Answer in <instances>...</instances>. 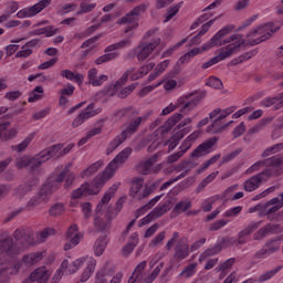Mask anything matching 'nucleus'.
Listing matches in <instances>:
<instances>
[{"mask_svg": "<svg viewBox=\"0 0 283 283\" xmlns=\"http://www.w3.org/2000/svg\"><path fill=\"white\" fill-rule=\"evenodd\" d=\"M59 33V28H55L54 25H48L41 29H35L33 31L30 32L31 36H41L43 34H45V36L50 38V36H54V34Z\"/></svg>", "mask_w": 283, "mask_h": 283, "instance_id": "2f4dec72", "label": "nucleus"}, {"mask_svg": "<svg viewBox=\"0 0 283 283\" xmlns=\"http://www.w3.org/2000/svg\"><path fill=\"white\" fill-rule=\"evenodd\" d=\"M220 174V171H213L210 175H208L197 187V193H200V191H202V189H205L207 187V185H210V182H213V180H216V178H218V175Z\"/></svg>", "mask_w": 283, "mask_h": 283, "instance_id": "a18cd8bd", "label": "nucleus"}, {"mask_svg": "<svg viewBox=\"0 0 283 283\" xmlns=\"http://www.w3.org/2000/svg\"><path fill=\"white\" fill-rule=\"evenodd\" d=\"M56 230L53 228H44L41 232L36 233L34 238V231L30 228H18L13 231V239L8 232L0 234V256H4L3 262L8 260H14L17 255H21L25 249L34 247V244L45 242L50 235H54ZM15 240V242H14Z\"/></svg>", "mask_w": 283, "mask_h": 283, "instance_id": "f257e3e1", "label": "nucleus"}, {"mask_svg": "<svg viewBox=\"0 0 283 283\" xmlns=\"http://www.w3.org/2000/svg\"><path fill=\"white\" fill-rule=\"evenodd\" d=\"M43 98V86H36L32 93L29 95V103H36V101H41Z\"/></svg>", "mask_w": 283, "mask_h": 283, "instance_id": "09e8293b", "label": "nucleus"}, {"mask_svg": "<svg viewBox=\"0 0 283 283\" xmlns=\"http://www.w3.org/2000/svg\"><path fill=\"white\" fill-rule=\"evenodd\" d=\"M72 165H67L63 170H61V167H57L55 171L50 176V178L46 180V182L42 186L40 189V192L38 196L31 198L25 209L28 211H31L32 208L39 207L41 202H48L50 200V196H52L53 191H56L59 187L63 184L67 175L70 174V168Z\"/></svg>", "mask_w": 283, "mask_h": 283, "instance_id": "39448f33", "label": "nucleus"}, {"mask_svg": "<svg viewBox=\"0 0 283 283\" xmlns=\"http://www.w3.org/2000/svg\"><path fill=\"white\" fill-rule=\"evenodd\" d=\"M161 43L160 38H155L149 43H142L136 48V54L138 61H145V59H149V54L154 52V50Z\"/></svg>", "mask_w": 283, "mask_h": 283, "instance_id": "a211bd4d", "label": "nucleus"}, {"mask_svg": "<svg viewBox=\"0 0 283 283\" xmlns=\"http://www.w3.org/2000/svg\"><path fill=\"white\" fill-rule=\"evenodd\" d=\"M165 151H158V154H155L154 156L149 157L146 161L142 163L139 166V171L143 174V176H148V174H151V168L154 167V164L157 163L158 157L163 156Z\"/></svg>", "mask_w": 283, "mask_h": 283, "instance_id": "c756f323", "label": "nucleus"}, {"mask_svg": "<svg viewBox=\"0 0 283 283\" xmlns=\"http://www.w3.org/2000/svg\"><path fill=\"white\" fill-rule=\"evenodd\" d=\"M96 106L94 104H90L84 111H82L73 120L72 127H81L85 120L93 118L96 116Z\"/></svg>", "mask_w": 283, "mask_h": 283, "instance_id": "4be33fe9", "label": "nucleus"}, {"mask_svg": "<svg viewBox=\"0 0 283 283\" xmlns=\"http://www.w3.org/2000/svg\"><path fill=\"white\" fill-rule=\"evenodd\" d=\"M8 127H10V122H6L3 118H0V139L10 140L17 136L18 130L14 128L8 130Z\"/></svg>", "mask_w": 283, "mask_h": 283, "instance_id": "c85d7f7f", "label": "nucleus"}, {"mask_svg": "<svg viewBox=\"0 0 283 283\" xmlns=\"http://www.w3.org/2000/svg\"><path fill=\"white\" fill-rule=\"evenodd\" d=\"M191 207H192L191 200H189V199L180 200L174 207L172 213L180 216V213H185L186 211H189V209H191Z\"/></svg>", "mask_w": 283, "mask_h": 283, "instance_id": "4c0bfd02", "label": "nucleus"}, {"mask_svg": "<svg viewBox=\"0 0 283 283\" xmlns=\"http://www.w3.org/2000/svg\"><path fill=\"white\" fill-rule=\"evenodd\" d=\"M211 25H213V20H210L209 22L202 24L201 31L191 39L192 45H198V43H200V39H202V36H205L207 32H209Z\"/></svg>", "mask_w": 283, "mask_h": 283, "instance_id": "58836bf2", "label": "nucleus"}, {"mask_svg": "<svg viewBox=\"0 0 283 283\" xmlns=\"http://www.w3.org/2000/svg\"><path fill=\"white\" fill-rule=\"evenodd\" d=\"M132 241L123 248V255H129L138 245V233L132 234Z\"/></svg>", "mask_w": 283, "mask_h": 283, "instance_id": "79ce46f5", "label": "nucleus"}, {"mask_svg": "<svg viewBox=\"0 0 283 283\" xmlns=\"http://www.w3.org/2000/svg\"><path fill=\"white\" fill-rule=\"evenodd\" d=\"M266 167L265 169H270L272 171L271 177L273 176H280L283 171V156L282 155H276L272 156L270 158L265 159Z\"/></svg>", "mask_w": 283, "mask_h": 283, "instance_id": "b1692460", "label": "nucleus"}, {"mask_svg": "<svg viewBox=\"0 0 283 283\" xmlns=\"http://www.w3.org/2000/svg\"><path fill=\"white\" fill-rule=\"evenodd\" d=\"M147 261H142L134 270L132 276L128 279V283H153L160 271H163L164 263H159L151 273L145 272Z\"/></svg>", "mask_w": 283, "mask_h": 283, "instance_id": "1a4fd4ad", "label": "nucleus"}, {"mask_svg": "<svg viewBox=\"0 0 283 283\" xmlns=\"http://www.w3.org/2000/svg\"><path fill=\"white\" fill-rule=\"evenodd\" d=\"M262 167H266V159L254 163L251 167L247 169L245 174H254V171H260Z\"/></svg>", "mask_w": 283, "mask_h": 283, "instance_id": "bf43d9fd", "label": "nucleus"}, {"mask_svg": "<svg viewBox=\"0 0 283 283\" xmlns=\"http://www.w3.org/2000/svg\"><path fill=\"white\" fill-rule=\"evenodd\" d=\"M167 237L166 231H161L159 234H157L149 243V247L154 249L155 247H158V244H161V242L165 240Z\"/></svg>", "mask_w": 283, "mask_h": 283, "instance_id": "e2e57ef3", "label": "nucleus"}, {"mask_svg": "<svg viewBox=\"0 0 283 283\" xmlns=\"http://www.w3.org/2000/svg\"><path fill=\"white\" fill-rule=\"evenodd\" d=\"M191 169H193V163H191V160L181 161L176 166V171L182 172L178 175L175 180H182V178H185L189 174V171H191Z\"/></svg>", "mask_w": 283, "mask_h": 283, "instance_id": "473e14b6", "label": "nucleus"}, {"mask_svg": "<svg viewBox=\"0 0 283 283\" xmlns=\"http://www.w3.org/2000/svg\"><path fill=\"white\" fill-rule=\"evenodd\" d=\"M167 211H169V203L165 202V203H159L156 208H154L153 211H150V213H153L156 220V218H161V216H165Z\"/></svg>", "mask_w": 283, "mask_h": 283, "instance_id": "de8ad7c7", "label": "nucleus"}, {"mask_svg": "<svg viewBox=\"0 0 283 283\" xmlns=\"http://www.w3.org/2000/svg\"><path fill=\"white\" fill-rule=\"evenodd\" d=\"M41 165L39 154L33 157L24 155L22 157H18L15 160V167L18 169H25V167H30L31 174H41Z\"/></svg>", "mask_w": 283, "mask_h": 283, "instance_id": "dca6fc26", "label": "nucleus"}, {"mask_svg": "<svg viewBox=\"0 0 283 283\" xmlns=\"http://www.w3.org/2000/svg\"><path fill=\"white\" fill-rule=\"evenodd\" d=\"M234 30L235 25L233 24H228L223 27L211 38L210 42L202 46V50L206 51L211 50V48H216L218 45H227V43H230L226 48L221 49L220 53L217 56L210 59L208 62H205L201 66L202 70H209V67H213V65H217V63H220V61L229 59V56H231V54H233L235 50L244 45L245 42L240 34H232L228 39L222 40L224 39V36H227V34H231V32H233Z\"/></svg>", "mask_w": 283, "mask_h": 283, "instance_id": "7ed1b4c3", "label": "nucleus"}, {"mask_svg": "<svg viewBox=\"0 0 283 283\" xmlns=\"http://www.w3.org/2000/svg\"><path fill=\"white\" fill-rule=\"evenodd\" d=\"M87 78H88V83L93 85V87H101V85L107 82L109 77L105 74H102L98 76V70L91 69L87 72Z\"/></svg>", "mask_w": 283, "mask_h": 283, "instance_id": "cd10ccee", "label": "nucleus"}, {"mask_svg": "<svg viewBox=\"0 0 283 283\" xmlns=\"http://www.w3.org/2000/svg\"><path fill=\"white\" fill-rule=\"evenodd\" d=\"M206 85H208V87H212L213 90H220L222 87V81L216 76H211L206 82Z\"/></svg>", "mask_w": 283, "mask_h": 283, "instance_id": "052dcab7", "label": "nucleus"}, {"mask_svg": "<svg viewBox=\"0 0 283 283\" xmlns=\"http://www.w3.org/2000/svg\"><path fill=\"white\" fill-rule=\"evenodd\" d=\"M39 184V178H33L29 184L25 186H19L17 193L20 196H23V193H28V191H32V187L36 186Z\"/></svg>", "mask_w": 283, "mask_h": 283, "instance_id": "8fccbe9b", "label": "nucleus"}, {"mask_svg": "<svg viewBox=\"0 0 283 283\" xmlns=\"http://www.w3.org/2000/svg\"><path fill=\"white\" fill-rule=\"evenodd\" d=\"M60 76L62 78H66V81H71L72 83H76L81 87L83 85V82L85 81V75L78 72H73L71 70H62L60 72Z\"/></svg>", "mask_w": 283, "mask_h": 283, "instance_id": "bb28decb", "label": "nucleus"}, {"mask_svg": "<svg viewBox=\"0 0 283 283\" xmlns=\"http://www.w3.org/2000/svg\"><path fill=\"white\" fill-rule=\"evenodd\" d=\"M74 90H76L74 85L67 83L66 86L60 91V94L61 96H72L74 94Z\"/></svg>", "mask_w": 283, "mask_h": 283, "instance_id": "774afa93", "label": "nucleus"}, {"mask_svg": "<svg viewBox=\"0 0 283 283\" xmlns=\"http://www.w3.org/2000/svg\"><path fill=\"white\" fill-rule=\"evenodd\" d=\"M281 269H282V265H279L273 270L262 273L259 277H256V282L258 283L269 282V280H272L273 277H275V275H277V273H280Z\"/></svg>", "mask_w": 283, "mask_h": 283, "instance_id": "ea45409f", "label": "nucleus"}, {"mask_svg": "<svg viewBox=\"0 0 283 283\" xmlns=\"http://www.w3.org/2000/svg\"><path fill=\"white\" fill-rule=\"evenodd\" d=\"M81 238H83V234L78 232V226L72 224L66 231L67 242L64 244V251L74 249L81 242Z\"/></svg>", "mask_w": 283, "mask_h": 283, "instance_id": "aec40b11", "label": "nucleus"}, {"mask_svg": "<svg viewBox=\"0 0 283 283\" xmlns=\"http://www.w3.org/2000/svg\"><path fill=\"white\" fill-rule=\"evenodd\" d=\"M182 1L170 7L167 12H166V15H165V20H164V23H168V21H171L174 17H176V13L177 12H180V8H182Z\"/></svg>", "mask_w": 283, "mask_h": 283, "instance_id": "49530a36", "label": "nucleus"}, {"mask_svg": "<svg viewBox=\"0 0 283 283\" xmlns=\"http://www.w3.org/2000/svg\"><path fill=\"white\" fill-rule=\"evenodd\" d=\"M156 67V63L148 62L144 66H142L138 71H135L134 67L128 69L120 78H118L114 84H111L107 88V94L109 96H114L118 90L122 88L125 83H127L129 76L132 81H138V78H143L146 74H149Z\"/></svg>", "mask_w": 283, "mask_h": 283, "instance_id": "0eeeda50", "label": "nucleus"}, {"mask_svg": "<svg viewBox=\"0 0 283 283\" xmlns=\"http://www.w3.org/2000/svg\"><path fill=\"white\" fill-rule=\"evenodd\" d=\"M145 180L143 178H135L133 180V185L129 192L132 198H135L136 200H143L145 198H148V196H151V193L154 192V187L156 186L153 185V187L143 188Z\"/></svg>", "mask_w": 283, "mask_h": 283, "instance_id": "f3484780", "label": "nucleus"}, {"mask_svg": "<svg viewBox=\"0 0 283 283\" xmlns=\"http://www.w3.org/2000/svg\"><path fill=\"white\" fill-rule=\"evenodd\" d=\"M216 145H218V137H211L197 146L190 156L191 158H202V156L211 154V149H213Z\"/></svg>", "mask_w": 283, "mask_h": 283, "instance_id": "6ab92c4d", "label": "nucleus"}, {"mask_svg": "<svg viewBox=\"0 0 283 283\" xmlns=\"http://www.w3.org/2000/svg\"><path fill=\"white\" fill-rule=\"evenodd\" d=\"M273 175V170L271 169H264L263 171L252 176L251 178L247 179L243 184L244 191H248L251 193L252 191H255L260 189V185L262 182H266L269 178Z\"/></svg>", "mask_w": 283, "mask_h": 283, "instance_id": "2eb2a0df", "label": "nucleus"}, {"mask_svg": "<svg viewBox=\"0 0 283 283\" xmlns=\"http://www.w3.org/2000/svg\"><path fill=\"white\" fill-rule=\"evenodd\" d=\"M147 10V4H139L135 7L129 13L118 20L119 25H126L125 33L129 34L133 30L138 28V17Z\"/></svg>", "mask_w": 283, "mask_h": 283, "instance_id": "4468645a", "label": "nucleus"}, {"mask_svg": "<svg viewBox=\"0 0 283 283\" xmlns=\"http://www.w3.org/2000/svg\"><path fill=\"white\" fill-rule=\"evenodd\" d=\"M85 262L86 269L83 271L80 282L77 283L87 282V280H90L94 274V271H96V259L92 256H82L72 263H70L67 259H64L60 268L56 270L51 283H60L63 275H73V273H76Z\"/></svg>", "mask_w": 283, "mask_h": 283, "instance_id": "20e7f679", "label": "nucleus"}, {"mask_svg": "<svg viewBox=\"0 0 283 283\" xmlns=\"http://www.w3.org/2000/svg\"><path fill=\"white\" fill-rule=\"evenodd\" d=\"M237 107L235 106H230L226 109H220V108H216L214 111H212L209 116L211 119L214 118V120L212 122L211 126H209L207 128V133L208 134H222V130L224 129V124L222 123V120H224V118H227V116H231V114H233V112H235Z\"/></svg>", "mask_w": 283, "mask_h": 283, "instance_id": "f8f14e48", "label": "nucleus"}, {"mask_svg": "<svg viewBox=\"0 0 283 283\" xmlns=\"http://www.w3.org/2000/svg\"><path fill=\"white\" fill-rule=\"evenodd\" d=\"M280 27L274 23L268 22L251 30L247 35V45H260L263 41H269L274 32H277Z\"/></svg>", "mask_w": 283, "mask_h": 283, "instance_id": "6e6552de", "label": "nucleus"}, {"mask_svg": "<svg viewBox=\"0 0 283 283\" xmlns=\"http://www.w3.org/2000/svg\"><path fill=\"white\" fill-rule=\"evenodd\" d=\"M136 87H138V83H133L122 88L120 92L118 93V98H127V96H129V94H132V92H134Z\"/></svg>", "mask_w": 283, "mask_h": 283, "instance_id": "13d9d810", "label": "nucleus"}, {"mask_svg": "<svg viewBox=\"0 0 283 283\" xmlns=\"http://www.w3.org/2000/svg\"><path fill=\"white\" fill-rule=\"evenodd\" d=\"M202 101V96L199 94H189L184 95L177 99V104H170L166 108L163 109L161 116H167L171 112H174L177 107H181L180 112L186 114L187 112H191V109H195L198 103Z\"/></svg>", "mask_w": 283, "mask_h": 283, "instance_id": "9d476101", "label": "nucleus"}, {"mask_svg": "<svg viewBox=\"0 0 283 283\" xmlns=\"http://www.w3.org/2000/svg\"><path fill=\"white\" fill-rule=\"evenodd\" d=\"M120 184H114L103 196L102 200L98 202L97 207H96V214L98 216V213H101L103 211V209H105V206L107 205V202H109V200H112V198H114L116 191H118V187Z\"/></svg>", "mask_w": 283, "mask_h": 283, "instance_id": "a878e982", "label": "nucleus"}, {"mask_svg": "<svg viewBox=\"0 0 283 283\" xmlns=\"http://www.w3.org/2000/svg\"><path fill=\"white\" fill-rule=\"evenodd\" d=\"M34 136H36V133H31L25 137L23 142L18 145L11 146L12 151H18V154H21V151H25V149L30 147L32 140H34Z\"/></svg>", "mask_w": 283, "mask_h": 283, "instance_id": "f704fd0d", "label": "nucleus"}, {"mask_svg": "<svg viewBox=\"0 0 283 283\" xmlns=\"http://www.w3.org/2000/svg\"><path fill=\"white\" fill-rule=\"evenodd\" d=\"M64 211H65V205L55 203L50 208L49 213L50 216H61V213H63Z\"/></svg>", "mask_w": 283, "mask_h": 283, "instance_id": "680f3d73", "label": "nucleus"}, {"mask_svg": "<svg viewBox=\"0 0 283 283\" xmlns=\"http://www.w3.org/2000/svg\"><path fill=\"white\" fill-rule=\"evenodd\" d=\"M132 36H134V33L129 34V38H126L117 43L111 44L105 49L104 55L99 56L95 63L96 65H103V63H108V61H114V59H117L118 53L117 50H123V48H127V45L132 44Z\"/></svg>", "mask_w": 283, "mask_h": 283, "instance_id": "ddd939ff", "label": "nucleus"}, {"mask_svg": "<svg viewBox=\"0 0 283 283\" xmlns=\"http://www.w3.org/2000/svg\"><path fill=\"white\" fill-rule=\"evenodd\" d=\"M197 271H198V263H190L182 270V272L179 274V277H186V279L193 277Z\"/></svg>", "mask_w": 283, "mask_h": 283, "instance_id": "37998d69", "label": "nucleus"}, {"mask_svg": "<svg viewBox=\"0 0 283 283\" xmlns=\"http://www.w3.org/2000/svg\"><path fill=\"white\" fill-rule=\"evenodd\" d=\"M105 249H107V235L103 234L95 241V245H94L95 255L99 258V255L105 253Z\"/></svg>", "mask_w": 283, "mask_h": 283, "instance_id": "e433bc0d", "label": "nucleus"}, {"mask_svg": "<svg viewBox=\"0 0 283 283\" xmlns=\"http://www.w3.org/2000/svg\"><path fill=\"white\" fill-rule=\"evenodd\" d=\"M277 231V226L273 223H268L265 227L258 230V232L254 233L253 238L254 240H262L263 238H266L269 233H275Z\"/></svg>", "mask_w": 283, "mask_h": 283, "instance_id": "72a5a7b5", "label": "nucleus"}, {"mask_svg": "<svg viewBox=\"0 0 283 283\" xmlns=\"http://www.w3.org/2000/svg\"><path fill=\"white\" fill-rule=\"evenodd\" d=\"M17 17L18 19H32V17H36V13L32 7H28L18 11Z\"/></svg>", "mask_w": 283, "mask_h": 283, "instance_id": "864d4df0", "label": "nucleus"}, {"mask_svg": "<svg viewBox=\"0 0 283 283\" xmlns=\"http://www.w3.org/2000/svg\"><path fill=\"white\" fill-rule=\"evenodd\" d=\"M134 149L126 147L124 148L105 168V170L97 177L94 178L92 184H84L78 189L72 192L71 205L75 207L74 201L78 198H85L87 196H96L105 186L107 180L112 179L114 174L118 171L120 165H123L130 156Z\"/></svg>", "mask_w": 283, "mask_h": 283, "instance_id": "f03ea898", "label": "nucleus"}, {"mask_svg": "<svg viewBox=\"0 0 283 283\" xmlns=\"http://www.w3.org/2000/svg\"><path fill=\"white\" fill-rule=\"evenodd\" d=\"M200 54V49L196 48L184 54L179 60H178V65H185V63H189L191 59L195 56H198Z\"/></svg>", "mask_w": 283, "mask_h": 283, "instance_id": "c03bdc74", "label": "nucleus"}, {"mask_svg": "<svg viewBox=\"0 0 283 283\" xmlns=\"http://www.w3.org/2000/svg\"><path fill=\"white\" fill-rule=\"evenodd\" d=\"M103 167V160H97L93 165H91L88 168H86L82 174V178H88V176H94L98 169Z\"/></svg>", "mask_w": 283, "mask_h": 283, "instance_id": "a19ab883", "label": "nucleus"}, {"mask_svg": "<svg viewBox=\"0 0 283 283\" xmlns=\"http://www.w3.org/2000/svg\"><path fill=\"white\" fill-rule=\"evenodd\" d=\"M107 270L102 269L96 273L95 283H107Z\"/></svg>", "mask_w": 283, "mask_h": 283, "instance_id": "338daca9", "label": "nucleus"}, {"mask_svg": "<svg viewBox=\"0 0 283 283\" xmlns=\"http://www.w3.org/2000/svg\"><path fill=\"white\" fill-rule=\"evenodd\" d=\"M272 120H273V118H271V117L261 119V123H259L250 128V134H258V132H260V129H262V127H266V125H269Z\"/></svg>", "mask_w": 283, "mask_h": 283, "instance_id": "4d7b16f0", "label": "nucleus"}, {"mask_svg": "<svg viewBox=\"0 0 283 283\" xmlns=\"http://www.w3.org/2000/svg\"><path fill=\"white\" fill-rule=\"evenodd\" d=\"M50 3H52V0H39V2L33 4L31 8L35 14H39L40 12H43V10H45Z\"/></svg>", "mask_w": 283, "mask_h": 283, "instance_id": "5fc2aeb1", "label": "nucleus"}, {"mask_svg": "<svg viewBox=\"0 0 283 283\" xmlns=\"http://www.w3.org/2000/svg\"><path fill=\"white\" fill-rule=\"evenodd\" d=\"M163 83H165V81H160L157 84H151V85H148V86L142 88L138 93V96H140V98H145V96H147L148 94H151V92H154V90H156L157 87H160V85H163Z\"/></svg>", "mask_w": 283, "mask_h": 283, "instance_id": "603ef678", "label": "nucleus"}, {"mask_svg": "<svg viewBox=\"0 0 283 283\" xmlns=\"http://www.w3.org/2000/svg\"><path fill=\"white\" fill-rule=\"evenodd\" d=\"M147 117H137L135 119H132L128 125L126 126V128L122 132L120 135H117L108 145L106 151L107 154H112V151H114V149H117V147H120V145H123L124 142L127 140V138H129V136H133V134H136V132H138V128L140 127L143 120H146Z\"/></svg>", "mask_w": 283, "mask_h": 283, "instance_id": "9b49d317", "label": "nucleus"}, {"mask_svg": "<svg viewBox=\"0 0 283 283\" xmlns=\"http://www.w3.org/2000/svg\"><path fill=\"white\" fill-rule=\"evenodd\" d=\"M175 260H187L189 258V244L182 243V241H179L175 247Z\"/></svg>", "mask_w": 283, "mask_h": 283, "instance_id": "7c9ffc66", "label": "nucleus"}, {"mask_svg": "<svg viewBox=\"0 0 283 283\" xmlns=\"http://www.w3.org/2000/svg\"><path fill=\"white\" fill-rule=\"evenodd\" d=\"M96 9V3H87L84 1H82L80 3V11L77 12V14H87L88 12H92V10Z\"/></svg>", "mask_w": 283, "mask_h": 283, "instance_id": "6e6d98bb", "label": "nucleus"}, {"mask_svg": "<svg viewBox=\"0 0 283 283\" xmlns=\"http://www.w3.org/2000/svg\"><path fill=\"white\" fill-rule=\"evenodd\" d=\"M240 213H242V207L241 206H237V207L228 209L223 213V216H224V218H235V216H240Z\"/></svg>", "mask_w": 283, "mask_h": 283, "instance_id": "0e129e2a", "label": "nucleus"}, {"mask_svg": "<svg viewBox=\"0 0 283 283\" xmlns=\"http://www.w3.org/2000/svg\"><path fill=\"white\" fill-rule=\"evenodd\" d=\"M275 103H282L283 105V93L279 94V96L266 97L262 101L263 107H271L272 105H275Z\"/></svg>", "mask_w": 283, "mask_h": 283, "instance_id": "3c124183", "label": "nucleus"}, {"mask_svg": "<svg viewBox=\"0 0 283 283\" xmlns=\"http://www.w3.org/2000/svg\"><path fill=\"white\" fill-rule=\"evenodd\" d=\"M282 208H283V192L279 193L277 197H274L269 201H266L265 209L268 210L265 212V216L268 220H271V216H273V213H277V211H280V209Z\"/></svg>", "mask_w": 283, "mask_h": 283, "instance_id": "5701e85b", "label": "nucleus"}, {"mask_svg": "<svg viewBox=\"0 0 283 283\" xmlns=\"http://www.w3.org/2000/svg\"><path fill=\"white\" fill-rule=\"evenodd\" d=\"M62 149L63 145L56 144L49 147L46 150L39 153L38 156L40 158L41 165H43V163H48V160L51 158H59L60 156H63Z\"/></svg>", "mask_w": 283, "mask_h": 283, "instance_id": "412c9836", "label": "nucleus"}, {"mask_svg": "<svg viewBox=\"0 0 283 283\" xmlns=\"http://www.w3.org/2000/svg\"><path fill=\"white\" fill-rule=\"evenodd\" d=\"M260 227H262V221L250 222L245 229L239 232V239H238L239 244H247V242H249V235H251L253 231L260 229Z\"/></svg>", "mask_w": 283, "mask_h": 283, "instance_id": "393cba45", "label": "nucleus"}, {"mask_svg": "<svg viewBox=\"0 0 283 283\" xmlns=\"http://www.w3.org/2000/svg\"><path fill=\"white\" fill-rule=\"evenodd\" d=\"M282 244L280 243L279 240H271L265 244V248L268 249V251L270 252V254L275 253V251H279L280 247Z\"/></svg>", "mask_w": 283, "mask_h": 283, "instance_id": "69168bd1", "label": "nucleus"}, {"mask_svg": "<svg viewBox=\"0 0 283 283\" xmlns=\"http://www.w3.org/2000/svg\"><path fill=\"white\" fill-rule=\"evenodd\" d=\"M220 251H222V242L217 243L214 247L208 248L207 250H205L199 256V262H205V260H207V258L218 255V253H220Z\"/></svg>", "mask_w": 283, "mask_h": 283, "instance_id": "c9c22d12", "label": "nucleus"}, {"mask_svg": "<svg viewBox=\"0 0 283 283\" xmlns=\"http://www.w3.org/2000/svg\"><path fill=\"white\" fill-rule=\"evenodd\" d=\"M182 120V114L176 113L174 114L165 124L164 126L155 132V136H160V138H157L150 146H148V151H156V149H159V147H167L168 145V151H174L175 147H178V139L175 137H171L169 140L163 142V138L171 132V128Z\"/></svg>", "mask_w": 283, "mask_h": 283, "instance_id": "423d86ee", "label": "nucleus"}]
</instances>
